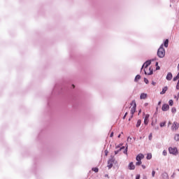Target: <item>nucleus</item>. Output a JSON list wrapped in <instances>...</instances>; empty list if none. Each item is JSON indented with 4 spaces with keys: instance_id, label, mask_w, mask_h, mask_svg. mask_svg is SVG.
<instances>
[{
    "instance_id": "ddd939ff",
    "label": "nucleus",
    "mask_w": 179,
    "mask_h": 179,
    "mask_svg": "<svg viewBox=\"0 0 179 179\" xmlns=\"http://www.w3.org/2000/svg\"><path fill=\"white\" fill-rule=\"evenodd\" d=\"M113 159H109L108 162V169H111L113 167Z\"/></svg>"
},
{
    "instance_id": "a878e982",
    "label": "nucleus",
    "mask_w": 179,
    "mask_h": 179,
    "mask_svg": "<svg viewBox=\"0 0 179 179\" xmlns=\"http://www.w3.org/2000/svg\"><path fill=\"white\" fill-rule=\"evenodd\" d=\"M144 82L148 85V83H149V80H148V78H144Z\"/></svg>"
},
{
    "instance_id": "9d476101",
    "label": "nucleus",
    "mask_w": 179,
    "mask_h": 179,
    "mask_svg": "<svg viewBox=\"0 0 179 179\" xmlns=\"http://www.w3.org/2000/svg\"><path fill=\"white\" fill-rule=\"evenodd\" d=\"M173 79V74L171 73H168L166 76V80H171Z\"/></svg>"
},
{
    "instance_id": "f257e3e1",
    "label": "nucleus",
    "mask_w": 179,
    "mask_h": 179,
    "mask_svg": "<svg viewBox=\"0 0 179 179\" xmlns=\"http://www.w3.org/2000/svg\"><path fill=\"white\" fill-rule=\"evenodd\" d=\"M150 64H152V62L148 60L145 62L142 66V69L144 68V72L145 75H153V69L152 67H150V72H148V66H149Z\"/></svg>"
},
{
    "instance_id": "c9c22d12",
    "label": "nucleus",
    "mask_w": 179,
    "mask_h": 179,
    "mask_svg": "<svg viewBox=\"0 0 179 179\" xmlns=\"http://www.w3.org/2000/svg\"><path fill=\"white\" fill-rule=\"evenodd\" d=\"M108 155V152L105 151V155L107 156Z\"/></svg>"
},
{
    "instance_id": "c756f323",
    "label": "nucleus",
    "mask_w": 179,
    "mask_h": 179,
    "mask_svg": "<svg viewBox=\"0 0 179 179\" xmlns=\"http://www.w3.org/2000/svg\"><path fill=\"white\" fill-rule=\"evenodd\" d=\"M127 115H128V112H127V113L124 114V117H123V120H125Z\"/></svg>"
},
{
    "instance_id": "aec40b11",
    "label": "nucleus",
    "mask_w": 179,
    "mask_h": 179,
    "mask_svg": "<svg viewBox=\"0 0 179 179\" xmlns=\"http://www.w3.org/2000/svg\"><path fill=\"white\" fill-rule=\"evenodd\" d=\"M92 171H94V173H99V168H92Z\"/></svg>"
},
{
    "instance_id": "bb28decb",
    "label": "nucleus",
    "mask_w": 179,
    "mask_h": 179,
    "mask_svg": "<svg viewBox=\"0 0 179 179\" xmlns=\"http://www.w3.org/2000/svg\"><path fill=\"white\" fill-rule=\"evenodd\" d=\"M162 153L164 156H167V151L164 150Z\"/></svg>"
},
{
    "instance_id": "72a5a7b5",
    "label": "nucleus",
    "mask_w": 179,
    "mask_h": 179,
    "mask_svg": "<svg viewBox=\"0 0 179 179\" xmlns=\"http://www.w3.org/2000/svg\"><path fill=\"white\" fill-rule=\"evenodd\" d=\"M114 136V132H112L111 134H110V138H113Z\"/></svg>"
},
{
    "instance_id": "c03bdc74",
    "label": "nucleus",
    "mask_w": 179,
    "mask_h": 179,
    "mask_svg": "<svg viewBox=\"0 0 179 179\" xmlns=\"http://www.w3.org/2000/svg\"><path fill=\"white\" fill-rule=\"evenodd\" d=\"M178 69L179 70V64H178Z\"/></svg>"
},
{
    "instance_id": "37998d69",
    "label": "nucleus",
    "mask_w": 179,
    "mask_h": 179,
    "mask_svg": "<svg viewBox=\"0 0 179 179\" xmlns=\"http://www.w3.org/2000/svg\"><path fill=\"white\" fill-rule=\"evenodd\" d=\"M152 85H156V83H152Z\"/></svg>"
},
{
    "instance_id": "20e7f679",
    "label": "nucleus",
    "mask_w": 179,
    "mask_h": 179,
    "mask_svg": "<svg viewBox=\"0 0 179 179\" xmlns=\"http://www.w3.org/2000/svg\"><path fill=\"white\" fill-rule=\"evenodd\" d=\"M169 153L171 155H177L178 153V150H177V148H169Z\"/></svg>"
},
{
    "instance_id": "c85d7f7f",
    "label": "nucleus",
    "mask_w": 179,
    "mask_h": 179,
    "mask_svg": "<svg viewBox=\"0 0 179 179\" xmlns=\"http://www.w3.org/2000/svg\"><path fill=\"white\" fill-rule=\"evenodd\" d=\"M131 141H132V138L128 137L127 138V142H131Z\"/></svg>"
},
{
    "instance_id": "cd10ccee",
    "label": "nucleus",
    "mask_w": 179,
    "mask_h": 179,
    "mask_svg": "<svg viewBox=\"0 0 179 179\" xmlns=\"http://www.w3.org/2000/svg\"><path fill=\"white\" fill-rule=\"evenodd\" d=\"M127 152H128V147H127L126 149L124 151V155H127Z\"/></svg>"
},
{
    "instance_id": "6e6552de",
    "label": "nucleus",
    "mask_w": 179,
    "mask_h": 179,
    "mask_svg": "<svg viewBox=\"0 0 179 179\" xmlns=\"http://www.w3.org/2000/svg\"><path fill=\"white\" fill-rule=\"evenodd\" d=\"M149 117L150 115L148 114L145 116V119H144L145 125H148V124H149Z\"/></svg>"
},
{
    "instance_id": "4c0bfd02",
    "label": "nucleus",
    "mask_w": 179,
    "mask_h": 179,
    "mask_svg": "<svg viewBox=\"0 0 179 179\" xmlns=\"http://www.w3.org/2000/svg\"><path fill=\"white\" fill-rule=\"evenodd\" d=\"M142 167H143V169H146V166H144V165H142Z\"/></svg>"
},
{
    "instance_id": "393cba45",
    "label": "nucleus",
    "mask_w": 179,
    "mask_h": 179,
    "mask_svg": "<svg viewBox=\"0 0 179 179\" xmlns=\"http://www.w3.org/2000/svg\"><path fill=\"white\" fill-rule=\"evenodd\" d=\"M152 133H150L149 136H148L149 141H152Z\"/></svg>"
},
{
    "instance_id": "dca6fc26",
    "label": "nucleus",
    "mask_w": 179,
    "mask_h": 179,
    "mask_svg": "<svg viewBox=\"0 0 179 179\" xmlns=\"http://www.w3.org/2000/svg\"><path fill=\"white\" fill-rule=\"evenodd\" d=\"M142 123V121H141V120H138L137 121V124H136V127L139 128V127H141V124Z\"/></svg>"
},
{
    "instance_id": "2eb2a0df",
    "label": "nucleus",
    "mask_w": 179,
    "mask_h": 179,
    "mask_svg": "<svg viewBox=\"0 0 179 179\" xmlns=\"http://www.w3.org/2000/svg\"><path fill=\"white\" fill-rule=\"evenodd\" d=\"M164 47H166V48H167V47H169V39L165 40Z\"/></svg>"
},
{
    "instance_id": "79ce46f5",
    "label": "nucleus",
    "mask_w": 179,
    "mask_h": 179,
    "mask_svg": "<svg viewBox=\"0 0 179 179\" xmlns=\"http://www.w3.org/2000/svg\"><path fill=\"white\" fill-rule=\"evenodd\" d=\"M117 138H121V134H119Z\"/></svg>"
},
{
    "instance_id": "de8ad7c7",
    "label": "nucleus",
    "mask_w": 179,
    "mask_h": 179,
    "mask_svg": "<svg viewBox=\"0 0 179 179\" xmlns=\"http://www.w3.org/2000/svg\"><path fill=\"white\" fill-rule=\"evenodd\" d=\"M178 171H179V169H178Z\"/></svg>"
},
{
    "instance_id": "7ed1b4c3",
    "label": "nucleus",
    "mask_w": 179,
    "mask_h": 179,
    "mask_svg": "<svg viewBox=\"0 0 179 179\" xmlns=\"http://www.w3.org/2000/svg\"><path fill=\"white\" fill-rule=\"evenodd\" d=\"M131 106H133V107L131 108V118H132L134 117V114H135V111H136V102L135 100L131 101Z\"/></svg>"
},
{
    "instance_id": "f03ea898",
    "label": "nucleus",
    "mask_w": 179,
    "mask_h": 179,
    "mask_svg": "<svg viewBox=\"0 0 179 179\" xmlns=\"http://www.w3.org/2000/svg\"><path fill=\"white\" fill-rule=\"evenodd\" d=\"M157 55L159 58H164V56L166 55V50L163 48V45L158 49Z\"/></svg>"
},
{
    "instance_id": "2f4dec72",
    "label": "nucleus",
    "mask_w": 179,
    "mask_h": 179,
    "mask_svg": "<svg viewBox=\"0 0 179 179\" xmlns=\"http://www.w3.org/2000/svg\"><path fill=\"white\" fill-rule=\"evenodd\" d=\"M178 79H179V78H178V77L176 76V77L173 78V82H176V80H177Z\"/></svg>"
},
{
    "instance_id": "a211bd4d",
    "label": "nucleus",
    "mask_w": 179,
    "mask_h": 179,
    "mask_svg": "<svg viewBox=\"0 0 179 179\" xmlns=\"http://www.w3.org/2000/svg\"><path fill=\"white\" fill-rule=\"evenodd\" d=\"M122 149H125V147H122V148H120L119 150L115 151V154L118 155V152H120V150H122Z\"/></svg>"
},
{
    "instance_id": "0eeeda50",
    "label": "nucleus",
    "mask_w": 179,
    "mask_h": 179,
    "mask_svg": "<svg viewBox=\"0 0 179 179\" xmlns=\"http://www.w3.org/2000/svg\"><path fill=\"white\" fill-rule=\"evenodd\" d=\"M143 157H145V156L143 154H138L136 156V160L137 162H141V160H142V159H143Z\"/></svg>"
},
{
    "instance_id": "f704fd0d",
    "label": "nucleus",
    "mask_w": 179,
    "mask_h": 179,
    "mask_svg": "<svg viewBox=\"0 0 179 179\" xmlns=\"http://www.w3.org/2000/svg\"><path fill=\"white\" fill-rule=\"evenodd\" d=\"M141 178V176L140 175H137L136 177V179H139Z\"/></svg>"
},
{
    "instance_id": "f8f14e48",
    "label": "nucleus",
    "mask_w": 179,
    "mask_h": 179,
    "mask_svg": "<svg viewBox=\"0 0 179 179\" xmlns=\"http://www.w3.org/2000/svg\"><path fill=\"white\" fill-rule=\"evenodd\" d=\"M167 90H169V87L167 86L164 87L160 92V94H165Z\"/></svg>"
},
{
    "instance_id": "49530a36",
    "label": "nucleus",
    "mask_w": 179,
    "mask_h": 179,
    "mask_svg": "<svg viewBox=\"0 0 179 179\" xmlns=\"http://www.w3.org/2000/svg\"><path fill=\"white\" fill-rule=\"evenodd\" d=\"M174 111H176V109H174Z\"/></svg>"
},
{
    "instance_id": "39448f33",
    "label": "nucleus",
    "mask_w": 179,
    "mask_h": 179,
    "mask_svg": "<svg viewBox=\"0 0 179 179\" xmlns=\"http://www.w3.org/2000/svg\"><path fill=\"white\" fill-rule=\"evenodd\" d=\"M169 109L170 106L167 103L164 104L162 107V111H169Z\"/></svg>"
},
{
    "instance_id": "7c9ffc66",
    "label": "nucleus",
    "mask_w": 179,
    "mask_h": 179,
    "mask_svg": "<svg viewBox=\"0 0 179 179\" xmlns=\"http://www.w3.org/2000/svg\"><path fill=\"white\" fill-rule=\"evenodd\" d=\"M156 174V171H152V177H155V175Z\"/></svg>"
},
{
    "instance_id": "9b49d317",
    "label": "nucleus",
    "mask_w": 179,
    "mask_h": 179,
    "mask_svg": "<svg viewBox=\"0 0 179 179\" xmlns=\"http://www.w3.org/2000/svg\"><path fill=\"white\" fill-rule=\"evenodd\" d=\"M129 170H135V165L134 164V162H130L129 163Z\"/></svg>"
},
{
    "instance_id": "6ab92c4d",
    "label": "nucleus",
    "mask_w": 179,
    "mask_h": 179,
    "mask_svg": "<svg viewBox=\"0 0 179 179\" xmlns=\"http://www.w3.org/2000/svg\"><path fill=\"white\" fill-rule=\"evenodd\" d=\"M156 67V71H159L160 69V66H159V62H156L155 64Z\"/></svg>"
},
{
    "instance_id": "e433bc0d",
    "label": "nucleus",
    "mask_w": 179,
    "mask_h": 179,
    "mask_svg": "<svg viewBox=\"0 0 179 179\" xmlns=\"http://www.w3.org/2000/svg\"><path fill=\"white\" fill-rule=\"evenodd\" d=\"M170 125H171V122H169L168 127H170Z\"/></svg>"
},
{
    "instance_id": "1a4fd4ad",
    "label": "nucleus",
    "mask_w": 179,
    "mask_h": 179,
    "mask_svg": "<svg viewBox=\"0 0 179 179\" xmlns=\"http://www.w3.org/2000/svg\"><path fill=\"white\" fill-rule=\"evenodd\" d=\"M141 100H145V99H148V94L142 93L140 96Z\"/></svg>"
},
{
    "instance_id": "473e14b6",
    "label": "nucleus",
    "mask_w": 179,
    "mask_h": 179,
    "mask_svg": "<svg viewBox=\"0 0 179 179\" xmlns=\"http://www.w3.org/2000/svg\"><path fill=\"white\" fill-rule=\"evenodd\" d=\"M174 99H176V101H178V99H179V97H178V96H174Z\"/></svg>"
},
{
    "instance_id": "4468645a",
    "label": "nucleus",
    "mask_w": 179,
    "mask_h": 179,
    "mask_svg": "<svg viewBox=\"0 0 179 179\" xmlns=\"http://www.w3.org/2000/svg\"><path fill=\"white\" fill-rule=\"evenodd\" d=\"M141 79V76L140 75H137L134 79L135 82H138V80H140Z\"/></svg>"
},
{
    "instance_id": "a18cd8bd",
    "label": "nucleus",
    "mask_w": 179,
    "mask_h": 179,
    "mask_svg": "<svg viewBox=\"0 0 179 179\" xmlns=\"http://www.w3.org/2000/svg\"><path fill=\"white\" fill-rule=\"evenodd\" d=\"M131 118H132V117H130V118L129 119V121H131Z\"/></svg>"
},
{
    "instance_id": "f3484780",
    "label": "nucleus",
    "mask_w": 179,
    "mask_h": 179,
    "mask_svg": "<svg viewBox=\"0 0 179 179\" xmlns=\"http://www.w3.org/2000/svg\"><path fill=\"white\" fill-rule=\"evenodd\" d=\"M146 159H147L148 160H150V159H152V154H151V153L147 154Z\"/></svg>"
},
{
    "instance_id": "423d86ee",
    "label": "nucleus",
    "mask_w": 179,
    "mask_h": 179,
    "mask_svg": "<svg viewBox=\"0 0 179 179\" xmlns=\"http://www.w3.org/2000/svg\"><path fill=\"white\" fill-rule=\"evenodd\" d=\"M179 124L177 122H174L172 125L173 131H177L178 129Z\"/></svg>"
},
{
    "instance_id": "412c9836",
    "label": "nucleus",
    "mask_w": 179,
    "mask_h": 179,
    "mask_svg": "<svg viewBox=\"0 0 179 179\" xmlns=\"http://www.w3.org/2000/svg\"><path fill=\"white\" fill-rule=\"evenodd\" d=\"M166 126V122H162L160 123V127H165Z\"/></svg>"
},
{
    "instance_id": "4be33fe9",
    "label": "nucleus",
    "mask_w": 179,
    "mask_h": 179,
    "mask_svg": "<svg viewBox=\"0 0 179 179\" xmlns=\"http://www.w3.org/2000/svg\"><path fill=\"white\" fill-rule=\"evenodd\" d=\"M169 106H173V104H174V103H173V100H169Z\"/></svg>"
},
{
    "instance_id": "ea45409f",
    "label": "nucleus",
    "mask_w": 179,
    "mask_h": 179,
    "mask_svg": "<svg viewBox=\"0 0 179 179\" xmlns=\"http://www.w3.org/2000/svg\"><path fill=\"white\" fill-rule=\"evenodd\" d=\"M160 104H162V101H159V102L158 103V106H160Z\"/></svg>"
},
{
    "instance_id": "5701e85b",
    "label": "nucleus",
    "mask_w": 179,
    "mask_h": 179,
    "mask_svg": "<svg viewBox=\"0 0 179 179\" xmlns=\"http://www.w3.org/2000/svg\"><path fill=\"white\" fill-rule=\"evenodd\" d=\"M175 141H179V134L175 136Z\"/></svg>"
},
{
    "instance_id": "b1692460",
    "label": "nucleus",
    "mask_w": 179,
    "mask_h": 179,
    "mask_svg": "<svg viewBox=\"0 0 179 179\" xmlns=\"http://www.w3.org/2000/svg\"><path fill=\"white\" fill-rule=\"evenodd\" d=\"M136 164L137 166H141V165L142 164V161H138V162L136 163Z\"/></svg>"
},
{
    "instance_id": "a19ab883",
    "label": "nucleus",
    "mask_w": 179,
    "mask_h": 179,
    "mask_svg": "<svg viewBox=\"0 0 179 179\" xmlns=\"http://www.w3.org/2000/svg\"><path fill=\"white\" fill-rule=\"evenodd\" d=\"M176 77H178V78H179V73L177 74Z\"/></svg>"
},
{
    "instance_id": "58836bf2",
    "label": "nucleus",
    "mask_w": 179,
    "mask_h": 179,
    "mask_svg": "<svg viewBox=\"0 0 179 179\" xmlns=\"http://www.w3.org/2000/svg\"><path fill=\"white\" fill-rule=\"evenodd\" d=\"M148 72H150V68H148Z\"/></svg>"
}]
</instances>
